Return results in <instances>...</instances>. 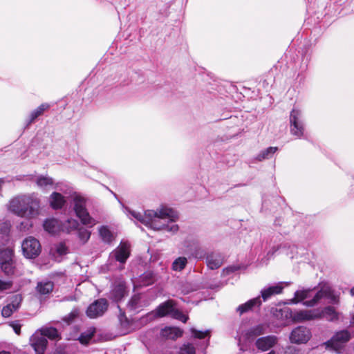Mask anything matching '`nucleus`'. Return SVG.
Instances as JSON below:
<instances>
[{
  "mask_svg": "<svg viewBox=\"0 0 354 354\" xmlns=\"http://www.w3.org/2000/svg\"><path fill=\"white\" fill-rule=\"evenodd\" d=\"M26 225H28L29 227H32V224L31 223H26Z\"/></svg>",
  "mask_w": 354,
  "mask_h": 354,
  "instance_id": "obj_58",
  "label": "nucleus"
},
{
  "mask_svg": "<svg viewBox=\"0 0 354 354\" xmlns=\"http://www.w3.org/2000/svg\"><path fill=\"white\" fill-rule=\"evenodd\" d=\"M311 291L312 290L310 288L297 290L294 294V297L290 300L289 304H296L301 302L304 299L310 297Z\"/></svg>",
  "mask_w": 354,
  "mask_h": 354,
  "instance_id": "obj_27",
  "label": "nucleus"
},
{
  "mask_svg": "<svg viewBox=\"0 0 354 354\" xmlns=\"http://www.w3.org/2000/svg\"><path fill=\"white\" fill-rule=\"evenodd\" d=\"M321 317V313L317 310H301L295 311L294 322H304L313 320Z\"/></svg>",
  "mask_w": 354,
  "mask_h": 354,
  "instance_id": "obj_14",
  "label": "nucleus"
},
{
  "mask_svg": "<svg viewBox=\"0 0 354 354\" xmlns=\"http://www.w3.org/2000/svg\"><path fill=\"white\" fill-rule=\"evenodd\" d=\"M50 206L53 209H62L66 203L65 197L60 193L54 192L48 198Z\"/></svg>",
  "mask_w": 354,
  "mask_h": 354,
  "instance_id": "obj_23",
  "label": "nucleus"
},
{
  "mask_svg": "<svg viewBox=\"0 0 354 354\" xmlns=\"http://www.w3.org/2000/svg\"><path fill=\"white\" fill-rule=\"evenodd\" d=\"M310 337V330L304 326H299L294 328L289 336L290 342L294 344L306 343Z\"/></svg>",
  "mask_w": 354,
  "mask_h": 354,
  "instance_id": "obj_11",
  "label": "nucleus"
},
{
  "mask_svg": "<svg viewBox=\"0 0 354 354\" xmlns=\"http://www.w3.org/2000/svg\"><path fill=\"white\" fill-rule=\"evenodd\" d=\"M144 306L145 304L141 300V295L139 294L133 295L127 304V310L133 314L141 311Z\"/></svg>",
  "mask_w": 354,
  "mask_h": 354,
  "instance_id": "obj_22",
  "label": "nucleus"
},
{
  "mask_svg": "<svg viewBox=\"0 0 354 354\" xmlns=\"http://www.w3.org/2000/svg\"><path fill=\"white\" fill-rule=\"evenodd\" d=\"M37 185L40 187H46L48 185L53 184V180L48 176H40L37 179Z\"/></svg>",
  "mask_w": 354,
  "mask_h": 354,
  "instance_id": "obj_36",
  "label": "nucleus"
},
{
  "mask_svg": "<svg viewBox=\"0 0 354 354\" xmlns=\"http://www.w3.org/2000/svg\"><path fill=\"white\" fill-rule=\"evenodd\" d=\"M99 234L102 241L106 243H111L114 239L113 233L106 226L100 227Z\"/></svg>",
  "mask_w": 354,
  "mask_h": 354,
  "instance_id": "obj_31",
  "label": "nucleus"
},
{
  "mask_svg": "<svg viewBox=\"0 0 354 354\" xmlns=\"http://www.w3.org/2000/svg\"><path fill=\"white\" fill-rule=\"evenodd\" d=\"M183 331L177 327H165L161 330L160 335L162 337L175 340L183 335Z\"/></svg>",
  "mask_w": 354,
  "mask_h": 354,
  "instance_id": "obj_24",
  "label": "nucleus"
},
{
  "mask_svg": "<svg viewBox=\"0 0 354 354\" xmlns=\"http://www.w3.org/2000/svg\"><path fill=\"white\" fill-rule=\"evenodd\" d=\"M184 247L191 255L198 259H203L206 255V252L201 247V243L197 238L187 237L184 241Z\"/></svg>",
  "mask_w": 354,
  "mask_h": 354,
  "instance_id": "obj_9",
  "label": "nucleus"
},
{
  "mask_svg": "<svg viewBox=\"0 0 354 354\" xmlns=\"http://www.w3.org/2000/svg\"><path fill=\"white\" fill-rule=\"evenodd\" d=\"M74 299L73 297H66L63 299V301H68V300H73Z\"/></svg>",
  "mask_w": 354,
  "mask_h": 354,
  "instance_id": "obj_52",
  "label": "nucleus"
},
{
  "mask_svg": "<svg viewBox=\"0 0 354 354\" xmlns=\"http://www.w3.org/2000/svg\"><path fill=\"white\" fill-rule=\"evenodd\" d=\"M206 264L211 270H216L220 268L224 262L223 255L218 252H212L205 255Z\"/></svg>",
  "mask_w": 354,
  "mask_h": 354,
  "instance_id": "obj_19",
  "label": "nucleus"
},
{
  "mask_svg": "<svg viewBox=\"0 0 354 354\" xmlns=\"http://www.w3.org/2000/svg\"><path fill=\"white\" fill-rule=\"evenodd\" d=\"M21 301H22L21 296L19 295H16L12 297L11 302H10V304H9V305H11V307L15 311L19 308Z\"/></svg>",
  "mask_w": 354,
  "mask_h": 354,
  "instance_id": "obj_43",
  "label": "nucleus"
},
{
  "mask_svg": "<svg viewBox=\"0 0 354 354\" xmlns=\"http://www.w3.org/2000/svg\"><path fill=\"white\" fill-rule=\"evenodd\" d=\"M278 342V338L273 335L259 337L255 341L257 349L266 351L272 348Z\"/></svg>",
  "mask_w": 354,
  "mask_h": 354,
  "instance_id": "obj_18",
  "label": "nucleus"
},
{
  "mask_svg": "<svg viewBox=\"0 0 354 354\" xmlns=\"http://www.w3.org/2000/svg\"><path fill=\"white\" fill-rule=\"evenodd\" d=\"M350 339V333L346 330H342L337 332L330 339L324 344L326 348L339 352Z\"/></svg>",
  "mask_w": 354,
  "mask_h": 354,
  "instance_id": "obj_6",
  "label": "nucleus"
},
{
  "mask_svg": "<svg viewBox=\"0 0 354 354\" xmlns=\"http://www.w3.org/2000/svg\"><path fill=\"white\" fill-rule=\"evenodd\" d=\"M172 317L181 321L183 323H186L189 317L187 315L183 314L180 310L175 308L174 313L171 315Z\"/></svg>",
  "mask_w": 354,
  "mask_h": 354,
  "instance_id": "obj_42",
  "label": "nucleus"
},
{
  "mask_svg": "<svg viewBox=\"0 0 354 354\" xmlns=\"http://www.w3.org/2000/svg\"><path fill=\"white\" fill-rule=\"evenodd\" d=\"M40 335H44L45 338L48 337L50 339H55L59 337V333L57 330L54 327H49L41 329Z\"/></svg>",
  "mask_w": 354,
  "mask_h": 354,
  "instance_id": "obj_33",
  "label": "nucleus"
},
{
  "mask_svg": "<svg viewBox=\"0 0 354 354\" xmlns=\"http://www.w3.org/2000/svg\"><path fill=\"white\" fill-rule=\"evenodd\" d=\"M261 304L262 301L260 297H257L248 300L243 304L239 305L236 308V312H238L239 315H241L245 313L253 310L255 308H259Z\"/></svg>",
  "mask_w": 354,
  "mask_h": 354,
  "instance_id": "obj_21",
  "label": "nucleus"
},
{
  "mask_svg": "<svg viewBox=\"0 0 354 354\" xmlns=\"http://www.w3.org/2000/svg\"><path fill=\"white\" fill-rule=\"evenodd\" d=\"M176 302L172 299H169L160 304L156 311V316L158 317H163L168 315H172L176 307Z\"/></svg>",
  "mask_w": 354,
  "mask_h": 354,
  "instance_id": "obj_20",
  "label": "nucleus"
},
{
  "mask_svg": "<svg viewBox=\"0 0 354 354\" xmlns=\"http://www.w3.org/2000/svg\"><path fill=\"white\" fill-rule=\"evenodd\" d=\"M54 284L52 281H44L38 282L36 289L38 293L44 295L50 293L53 290Z\"/></svg>",
  "mask_w": 354,
  "mask_h": 354,
  "instance_id": "obj_28",
  "label": "nucleus"
},
{
  "mask_svg": "<svg viewBox=\"0 0 354 354\" xmlns=\"http://www.w3.org/2000/svg\"><path fill=\"white\" fill-rule=\"evenodd\" d=\"M282 316H283L286 319H291L294 322V315H295V311H293L290 308H284L282 310Z\"/></svg>",
  "mask_w": 354,
  "mask_h": 354,
  "instance_id": "obj_46",
  "label": "nucleus"
},
{
  "mask_svg": "<svg viewBox=\"0 0 354 354\" xmlns=\"http://www.w3.org/2000/svg\"><path fill=\"white\" fill-rule=\"evenodd\" d=\"M2 254L4 258H2L0 262L1 270L8 276L13 274L15 267L12 251L10 250H6Z\"/></svg>",
  "mask_w": 354,
  "mask_h": 354,
  "instance_id": "obj_13",
  "label": "nucleus"
},
{
  "mask_svg": "<svg viewBox=\"0 0 354 354\" xmlns=\"http://www.w3.org/2000/svg\"><path fill=\"white\" fill-rule=\"evenodd\" d=\"M73 208L77 216L80 219L83 225L91 227L96 224V221L90 216L82 200L75 198Z\"/></svg>",
  "mask_w": 354,
  "mask_h": 354,
  "instance_id": "obj_8",
  "label": "nucleus"
},
{
  "mask_svg": "<svg viewBox=\"0 0 354 354\" xmlns=\"http://www.w3.org/2000/svg\"><path fill=\"white\" fill-rule=\"evenodd\" d=\"M23 254L27 259H35L41 251L39 241L33 236L26 238L21 244Z\"/></svg>",
  "mask_w": 354,
  "mask_h": 354,
  "instance_id": "obj_5",
  "label": "nucleus"
},
{
  "mask_svg": "<svg viewBox=\"0 0 354 354\" xmlns=\"http://www.w3.org/2000/svg\"><path fill=\"white\" fill-rule=\"evenodd\" d=\"M118 308L120 311V313L118 315V320H119V324H120L121 330L124 334H127V333H129V331H130L131 322L127 317V316L125 315V312L120 308V306H118Z\"/></svg>",
  "mask_w": 354,
  "mask_h": 354,
  "instance_id": "obj_26",
  "label": "nucleus"
},
{
  "mask_svg": "<svg viewBox=\"0 0 354 354\" xmlns=\"http://www.w3.org/2000/svg\"><path fill=\"white\" fill-rule=\"evenodd\" d=\"M0 231L3 233H6L9 231V226L7 223H2L0 224Z\"/></svg>",
  "mask_w": 354,
  "mask_h": 354,
  "instance_id": "obj_51",
  "label": "nucleus"
},
{
  "mask_svg": "<svg viewBox=\"0 0 354 354\" xmlns=\"http://www.w3.org/2000/svg\"><path fill=\"white\" fill-rule=\"evenodd\" d=\"M323 317L327 320L333 322L338 319V313L335 311V308L332 306H327L324 308L322 312Z\"/></svg>",
  "mask_w": 354,
  "mask_h": 354,
  "instance_id": "obj_30",
  "label": "nucleus"
},
{
  "mask_svg": "<svg viewBox=\"0 0 354 354\" xmlns=\"http://www.w3.org/2000/svg\"><path fill=\"white\" fill-rule=\"evenodd\" d=\"M30 345L34 348L36 354H44L48 344V341L40 333H35L30 339Z\"/></svg>",
  "mask_w": 354,
  "mask_h": 354,
  "instance_id": "obj_16",
  "label": "nucleus"
},
{
  "mask_svg": "<svg viewBox=\"0 0 354 354\" xmlns=\"http://www.w3.org/2000/svg\"><path fill=\"white\" fill-rule=\"evenodd\" d=\"M57 221L55 219H46L44 223V228L49 233H54L56 231Z\"/></svg>",
  "mask_w": 354,
  "mask_h": 354,
  "instance_id": "obj_35",
  "label": "nucleus"
},
{
  "mask_svg": "<svg viewBox=\"0 0 354 354\" xmlns=\"http://www.w3.org/2000/svg\"><path fill=\"white\" fill-rule=\"evenodd\" d=\"M15 310L11 307V305L8 304L7 306H4L1 310V315L3 317H9L12 315Z\"/></svg>",
  "mask_w": 354,
  "mask_h": 354,
  "instance_id": "obj_47",
  "label": "nucleus"
},
{
  "mask_svg": "<svg viewBox=\"0 0 354 354\" xmlns=\"http://www.w3.org/2000/svg\"><path fill=\"white\" fill-rule=\"evenodd\" d=\"M130 256V244L121 241L120 245L110 254V259H115L120 264H124Z\"/></svg>",
  "mask_w": 354,
  "mask_h": 354,
  "instance_id": "obj_10",
  "label": "nucleus"
},
{
  "mask_svg": "<svg viewBox=\"0 0 354 354\" xmlns=\"http://www.w3.org/2000/svg\"><path fill=\"white\" fill-rule=\"evenodd\" d=\"M268 354H276V353L274 351H272L270 353H268Z\"/></svg>",
  "mask_w": 354,
  "mask_h": 354,
  "instance_id": "obj_57",
  "label": "nucleus"
},
{
  "mask_svg": "<svg viewBox=\"0 0 354 354\" xmlns=\"http://www.w3.org/2000/svg\"><path fill=\"white\" fill-rule=\"evenodd\" d=\"M324 298L328 299L329 303L332 304H337L339 302V297L335 293V291L330 286L325 284L320 288L312 299L306 301L303 304L306 306L313 307Z\"/></svg>",
  "mask_w": 354,
  "mask_h": 354,
  "instance_id": "obj_3",
  "label": "nucleus"
},
{
  "mask_svg": "<svg viewBox=\"0 0 354 354\" xmlns=\"http://www.w3.org/2000/svg\"><path fill=\"white\" fill-rule=\"evenodd\" d=\"M190 330L194 338L204 339L205 337L209 336V331L208 330L205 331H202L192 328Z\"/></svg>",
  "mask_w": 354,
  "mask_h": 354,
  "instance_id": "obj_41",
  "label": "nucleus"
},
{
  "mask_svg": "<svg viewBox=\"0 0 354 354\" xmlns=\"http://www.w3.org/2000/svg\"><path fill=\"white\" fill-rule=\"evenodd\" d=\"M0 354H10V353L8 351H0Z\"/></svg>",
  "mask_w": 354,
  "mask_h": 354,
  "instance_id": "obj_54",
  "label": "nucleus"
},
{
  "mask_svg": "<svg viewBox=\"0 0 354 354\" xmlns=\"http://www.w3.org/2000/svg\"><path fill=\"white\" fill-rule=\"evenodd\" d=\"M266 332V326L265 324H260L245 330L243 334V339L246 343H252L256 341L257 337L265 334Z\"/></svg>",
  "mask_w": 354,
  "mask_h": 354,
  "instance_id": "obj_12",
  "label": "nucleus"
},
{
  "mask_svg": "<svg viewBox=\"0 0 354 354\" xmlns=\"http://www.w3.org/2000/svg\"><path fill=\"white\" fill-rule=\"evenodd\" d=\"M79 223L75 219H68L65 225L67 229V232H70L73 230H75L78 227Z\"/></svg>",
  "mask_w": 354,
  "mask_h": 354,
  "instance_id": "obj_45",
  "label": "nucleus"
},
{
  "mask_svg": "<svg viewBox=\"0 0 354 354\" xmlns=\"http://www.w3.org/2000/svg\"><path fill=\"white\" fill-rule=\"evenodd\" d=\"M140 280L143 286H149L154 281L153 274L151 272H145L141 277Z\"/></svg>",
  "mask_w": 354,
  "mask_h": 354,
  "instance_id": "obj_39",
  "label": "nucleus"
},
{
  "mask_svg": "<svg viewBox=\"0 0 354 354\" xmlns=\"http://www.w3.org/2000/svg\"><path fill=\"white\" fill-rule=\"evenodd\" d=\"M351 294L352 296L354 297V287L351 289Z\"/></svg>",
  "mask_w": 354,
  "mask_h": 354,
  "instance_id": "obj_55",
  "label": "nucleus"
},
{
  "mask_svg": "<svg viewBox=\"0 0 354 354\" xmlns=\"http://www.w3.org/2000/svg\"><path fill=\"white\" fill-rule=\"evenodd\" d=\"M240 268H241V267L239 266H235V265L229 266L223 270L222 275L224 277L230 275V274L238 271L239 270H240Z\"/></svg>",
  "mask_w": 354,
  "mask_h": 354,
  "instance_id": "obj_44",
  "label": "nucleus"
},
{
  "mask_svg": "<svg viewBox=\"0 0 354 354\" xmlns=\"http://www.w3.org/2000/svg\"><path fill=\"white\" fill-rule=\"evenodd\" d=\"M290 131L297 138H301L304 133L305 127L301 111L293 109L290 113Z\"/></svg>",
  "mask_w": 354,
  "mask_h": 354,
  "instance_id": "obj_4",
  "label": "nucleus"
},
{
  "mask_svg": "<svg viewBox=\"0 0 354 354\" xmlns=\"http://www.w3.org/2000/svg\"><path fill=\"white\" fill-rule=\"evenodd\" d=\"M80 311L78 308H74L71 310V312L68 315L64 317L62 319L64 322H66L68 324H70L75 320V319L78 317V316L80 315Z\"/></svg>",
  "mask_w": 354,
  "mask_h": 354,
  "instance_id": "obj_37",
  "label": "nucleus"
},
{
  "mask_svg": "<svg viewBox=\"0 0 354 354\" xmlns=\"http://www.w3.org/2000/svg\"><path fill=\"white\" fill-rule=\"evenodd\" d=\"M351 324L354 325V315L352 317V319H351Z\"/></svg>",
  "mask_w": 354,
  "mask_h": 354,
  "instance_id": "obj_56",
  "label": "nucleus"
},
{
  "mask_svg": "<svg viewBox=\"0 0 354 354\" xmlns=\"http://www.w3.org/2000/svg\"><path fill=\"white\" fill-rule=\"evenodd\" d=\"M49 108L50 105L48 104L44 103L39 106L36 109L33 110L26 122V127H28L39 116L41 115L44 112Z\"/></svg>",
  "mask_w": 354,
  "mask_h": 354,
  "instance_id": "obj_25",
  "label": "nucleus"
},
{
  "mask_svg": "<svg viewBox=\"0 0 354 354\" xmlns=\"http://www.w3.org/2000/svg\"><path fill=\"white\" fill-rule=\"evenodd\" d=\"M39 201L30 196H17L10 201L9 210L15 214L33 218L39 214Z\"/></svg>",
  "mask_w": 354,
  "mask_h": 354,
  "instance_id": "obj_2",
  "label": "nucleus"
},
{
  "mask_svg": "<svg viewBox=\"0 0 354 354\" xmlns=\"http://www.w3.org/2000/svg\"><path fill=\"white\" fill-rule=\"evenodd\" d=\"M95 333L94 327L89 328L86 331L82 333L78 338L79 341L83 344H87Z\"/></svg>",
  "mask_w": 354,
  "mask_h": 354,
  "instance_id": "obj_32",
  "label": "nucleus"
},
{
  "mask_svg": "<svg viewBox=\"0 0 354 354\" xmlns=\"http://www.w3.org/2000/svg\"><path fill=\"white\" fill-rule=\"evenodd\" d=\"M280 247H281V246H278V247H277V248H274H274H272V254H273L275 252H277V251L279 249V248H280Z\"/></svg>",
  "mask_w": 354,
  "mask_h": 354,
  "instance_id": "obj_53",
  "label": "nucleus"
},
{
  "mask_svg": "<svg viewBox=\"0 0 354 354\" xmlns=\"http://www.w3.org/2000/svg\"><path fill=\"white\" fill-rule=\"evenodd\" d=\"M109 302L106 299L100 298L91 303L86 310V315L91 319L102 317L107 311Z\"/></svg>",
  "mask_w": 354,
  "mask_h": 354,
  "instance_id": "obj_7",
  "label": "nucleus"
},
{
  "mask_svg": "<svg viewBox=\"0 0 354 354\" xmlns=\"http://www.w3.org/2000/svg\"><path fill=\"white\" fill-rule=\"evenodd\" d=\"M10 326L13 328L15 333L19 335L21 333V324L19 321H14L10 322Z\"/></svg>",
  "mask_w": 354,
  "mask_h": 354,
  "instance_id": "obj_49",
  "label": "nucleus"
},
{
  "mask_svg": "<svg viewBox=\"0 0 354 354\" xmlns=\"http://www.w3.org/2000/svg\"><path fill=\"white\" fill-rule=\"evenodd\" d=\"M195 347L190 343L183 344L179 351V354H195Z\"/></svg>",
  "mask_w": 354,
  "mask_h": 354,
  "instance_id": "obj_40",
  "label": "nucleus"
},
{
  "mask_svg": "<svg viewBox=\"0 0 354 354\" xmlns=\"http://www.w3.org/2000/svg\"><path fill=\"white\" fill-rule=\"evenodd\" d=\"M127 293L125 283L123 281H118L115 283L112 290L109 292V299L114 302L120 301Z\"/></svg>",
  "mask_w": 354,
  "mask_h": 354,
  "instance_id": "obj_15",
  "label": "nucleus"
},
{
  "mask_svg": "<svg viewBox=\"0 0 354 354\" xmlns=\"http://www.w3.org/2000/svg\"><path fill=\"white\" fill-rule=\"evenodd\" d=\"M278 151V148L276 147H270L260 151L257 156L256 159L259 161H262L266 159L270 158L274 153Z\"/></svg>",
  "mask_w": 354,
  "mask_h": 354,
  "instance_id": "obj_29",
  "label": "nucleus"
},
{
  "mask_svg": "<svg viewBox=\"0 0 354 354\" xmlns=\"http://www.w3.org/2000/svg\"><path fill=\"white\" fill-rule=\"evenodd\" d=\"M187 264V259L185 257H180L172 263V269L175 271L183 270Z\"/></svg>",
  "mask_w": 354,
  "mask_h": 354,
  "instance_id": "obj_34",
  "label": "nucleus"
},
{
  "mask_svg": "<svg viewBox=\"0 0 354 354\" xmlns=\"http://www.w3.org/2000/svg\"><path fill=\"white\" fill-rule=\"evenodd\" d=\"M12 286L11 281H6L0 279V291H3L10 288Z\"/></svg>",
  "mask_w": 354,
  "mask_h": 354,
  "instance_id": "obj_50",
  "label": "nucleus"
},
{
  "mask_svg": "<svg viewBox=\"0 0 354 354\" xmlns=\"http://www.w3.org/2000/svg\"><path fill=\"white\" fill-rule=\"evenodd\" d=\"M78 237L80 241L85 243L88 241L91 236V232L84 227H80L77 231Z\"/></svg>",
  "mask_w": 354,
  "mask_h": 354,
  "instance_id": "obj_38",
  "label": "nucleus"
},
{
  "mask_svg": "<svg viewBox=\"0 0 354 354\" xmlns=\"http://www.w3.org/2000/svg\"><path fill=\"white\" fill-rule=\"evenodd\" d=\"M283 282H279L274 285L269 286L263 288L261 290L260 298L261 297L263 301L270 299L272 296L282 293L283 290Z\"/></svg>",
  "mask_w": 354,
  "mask_h": 354,
  "instance_id": "obj_17",
  "label": "nucleus"
},
{
  "mask_svg": "<svg viewBox=\"0 0 354 354\" xmlns=\"http://www.w3.org/2000/svg\"><path fill=\"white\" fill-rule=\"evenodd\" d=\"M129 214L136 220L154 230H165L175 234L179 230L178 225L174 223L178 218V214L171 208L164 207L157 211L147 210L144 214L130 211Z\"/></svg>",
  "mask_w": 354,
  "mask_h": 354,
  "instance_id": "obj_1",
  "label": "nucleus"
},
{
  "mask_svg": "<svg viewBox=\"0 0 354 354\" xmlns=\"http://www.w3.org/2000/svg\"><path fill=\"white\" fill-rule=\"evenodd\" d=\"M56 252L59 254V255H64V254H66L68 252V248L65 245V244L62 243H59L57 247H56Z\"/></svg>",
  "mask_w": 354,
  "mask_h": 354,
  "instance_id": "obj_48",
  "label": "nucleus"
}]
</instances>
